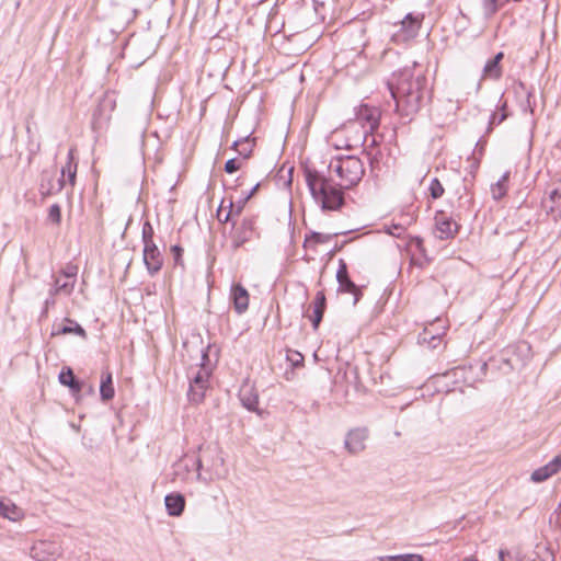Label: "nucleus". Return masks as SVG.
<instances>
[{
    "label": "nucleus",
    "instance_id": "nucleus-1",
    "mask_svg": "<svg viewBox=\"0 0 561 561\" xmlns=\"http://www.w3.org/2000/svg\"><path fill=\"white\" fill-rule=\"evenodd\" d=\"M365 174L363 161L356 156H336L328 167V176L317 171L306 172L307 186L324 210H337L344 204L343 190L356 186Z\"/></svg>",
    "mask_w": 561,
    "mask_h": 561
},
{
    "label": "nucleus",
    "instance_id": "nucleus-2",
    "mask_svg": "<svg viewBox=\"0 0 561 561\" xmlns=\"http://www.w3.org/2000/svg\"><path fill=\"white\" fill-rule=\"evenodd\" d=\"M388 89L396 102L397 112L402 117L412 119L430 98L427 79L422 70L404 68L392 75Z\"/></svg>",
    "mask_w": 561,
    "mask_h": 561
},
{
    "label": "nucleus",
    "instance_id": "nucleus-3",
    "mask_svg": "<svg viewBox=\"0 0 561 561\" xmlns=\"http://www.w3.org/2000/svg\"><path fill=\"white\" fill-rule=\"evenodd\" d=\"M368 140L366 131L358 123H347L331 134L330 141L336 149H355Z\"/></svg>",
    "mask_w": 561,
    "mask_h": 561
},
{
    "label": "nucleus",
    "instance_id": "nucleus-4",
    "mask_svg": "<svg viewBox=\"0 0 561 561\" xmlns=\"http://www.w3.org/2000/svg\"><path fill=\"white\" fill-rule=\"evenodd\" d=\"M193 465L196 466L198 478L207 481L221 479L228 474V466L225 458H193Z\"/></svg>",
    "mask_w": 561,
    "mask_h": 561
},
{
    "label": "nucleus",
    "instance_id": "nucleus-5",
    "mask_svg": "<svg viewBox=\"0 0 561 561\" xmlns=\"http://www.w3.org/2000/svg\"><path fill=\"white\" fill-rule=\"evenodd\" d=\"M115 107V93L110 91L105 92L92 114L91 126L94 131H101L107 126Z\"/></svg>",
    "mask_w": 561,
    "mask_h": 561
},
{
    "label": "nucleus",
    "instance_id": "nucleus-6",
    "mask_svg": "<svg viewBox=\"0 0 561 561\" xmlns=\"http://www.w3.org/2000/svg\"><path fill=\"white\" fill-rule=\"evenodd\" d=\"M379 119L380 112L377 107L363 104L356 108L355 119L350 121V123H358V125L366 131V136L371 137V146H374L376 140L371 134L378 128Z\"/></svg>",
    "mask_w": 561,
    "mask_h": 561
},
{
    "label": "nucleus",
    "instance_id": "nucleus-7",
    "mask_svg": "<svg viewBox=\"0 0 561 561\" xmlns=\"http://www.w3.org/2000/svg\"><path fill=\"white\" fill-rule=\"evenodd\" d=\"M488 370L486 362H474L468 366L457 367L453 370V375L456 378H461L462 382L469 387H474L478 382H481Z\"/></svg>",
    "mask_w": 561,
    "mask_h": 561
},
{
    "label": "nucleus",
    "instance_id": "nucleus-8",
    "mask_svg": "<svg viewBox=\"0 0 561 561\" xmlns=\"http://www.w3.org/2000/svg\"><path fill=\"white\" fill-rule=\"evenodd\" d=\"M435 230L436 237L440 240H449L455 238L458 233L459 226L451 215L444 210H437L435 213Z\"/></svg>",
    "mask_w": 561,
    "mask_h": 561
},
{
    "label": "nucleus",
    "instance_id": "nucleus-9",
    "mask_svg": "<svg viewBox=\"0 0 561 561\" xmlns=\"http://www.w3.org/2000/svg\"><path fill=\"white\" fill-rule=\"evenodd\" d=\"M336 280L339 284V291L351 294L354 296V305L358 302L362 296L359 287L350 278L346 262L343 259L339 260V268L336 272Z\"/></svg>",
    "mask_w": 561,
    "mask_h": 561
},
{
    "label": "nucleus",
    "instance_id": "nucleus-10",
    "mask_svg": "<svg viewBox=\"0 0 561 561\" xmlns=\"http://www.w3.org/2000/svg\"><path fill=\"white\" fill-rule=\"evenodd\" d=\"M422 19L419 15L409 13L400 22V28L393 34V39L397 42H407L414 38L421 27Z\"/></svg>",
    "mask_w": 561,
    "mask_h": 561
},
{
    "label": "nucleus",
    "instance_id": "nucleus-11",
    "mask_svg": "<svg viewBox=\"0 0 561 561\" xmlns=\"http://www.w3.org/2000/svg\"><path fill=\"white\" fill-rule=\"evenodd\" d=\"M209 374L205 369L201 368L190 382L187 391V398L193 403H201L204 399L205 391L208 385Z\"/></svg>",
    "mask_w": 561,
    "mask_h": 561
},
{
    "label": "nucleus",
    "instance_id": "nucleus-12",
    "mask_svg": "<svg viewBox=\"0 0 561 561\" xmlns=\"http://www.w3.org/2000/svg\"><path fill=\"white\" fill-rule=\"evenodd\" d=\"M300 13L308 18L310 24L324 22L327 15V7L320 0H302Z\"/></svg>",
    "mask_w": 561,
    "mask_h": 561
},
{
    "label": "nucleus",
    "instance_id": "nucleus-13",
    "mask_svg": "<svg viewBox=\"0 0 561 561\" xmlns=\"http://www.w3.org/2000/svg\"><path fill=\"white\" fill-rule=\"evenodd\" d=\"M368 439V430L365 427H357L351 430L345 438V448L350 454L363 453L366 448Z\"/></svg>",
    "mask_w": 561,
    "mask_h": 561
},
{
    "label": "nucleus",
    "instance_id": "nucleus-14",
    "mask_svg": "<svg viewBox=\"0 0 561 561\" xmlns=\"http://www.w3.org/2000/svg\"><path fill=\"white\" fill-rule=\"evenodd\" d=\"M255 220L253 217H244L232 237V247L238 249L247 241L251 240L254 234Z\"/></svg>",
    "mask_w": 561,
    "mask_h": 561
},
{
    "label": "nucleus",
    "instance_id": "nucleus-15",
    "mask_svg": "<svg viewBox=\"0 0 561 561\" xmlns=\"http://www.w3.org/2000/svg\"><path fill=\"white\" fill-rule=\"evenodd\" d=\"M75 151H76L75 148L69 149L68 154H67V162L61 168V178L58 180L59 190H61L65 186V184H66L65 178L66 176L71 186H75V184H76L78 163L75 160Z\"/></svg>",
    "mask_w": 561,
    "mask_h": 561
},
{
    "label": "nucleus",
    "instance_id": "nucleus-16",
    "mask_svg": "<svg viewBox=\"0 0 561 561\" xmlns=\"http://www.w3.org/2000/svg\"><path fill=\"white\" fill-rule=\"evenodd\" d=\"M561 471V458H552L547 465L536 469L530 474V480L541 483Z\"/></svg>",
    "mask_w": 561,
    "mask_h": 561
},
{
    "label": "nucleus",
    "instance_id": "nucleus-17",
    "mask_svg": "<svg viewBox=\"0 0 561 561\" xmlns=\"http://www.w3.org/2000/svg\"><path fill=\"white\" fill-rule=\"evenodd\" d=\"M542 207L546 209L547 214H551L553 216L554 220L560 216L561 179L558 181L557 186L549 192L548 197L542 199Z\"/></svg>",
    "mask_w": 561,
    "mask_h": 561
},
{
    "label": "nucleus",
    "instance_id": "nucleus-18",
    "mask_svg": "<svg viewBox=\"0 0 561 561\" xmlns=\"http://www.w3.org/2000/svg\"><path fill=\"white\" fill-rule=\"evenodd\" d=\"M167 512L170 516L179 517L183 514L185 508V497L182 493H169L164 497Z\"/></svg>",
    "mask_w": 561,
    "mask_h": 561
},
{
    "label": "nucleus",
    "instance_id": "nucleus-19",
    "mask_svg": "<svg viewBox=\"0 0 561 561\" xmlns=\"http://www.w3.org/2000/svg\"><path fill=\"white\" fill-rule=\"evenodd\" d=\"M231 299L233 301V308L237 313L241 314L248 310L249 293L242 285L237 284L232 286Z\"/></svg>",
    "mask_w": 561,
    "mask_h": 561
},
{
    "label": "nucleus",
    "instance_id": "nucleus-20",
    "mask_svg": "<svg viewBox=\"0 0 561 561\" xmlns=\"http://www.w3.org/2000/svg\"><path fill=\"white\" fill-rule=\"evenodd\" d=\"M503 57V51H500L486 61L482 70V79L499 80L502 77L501 61Z\"/></svg>",
    "mask_w": 561,
    "mask_h": 561
},
{
    "label": "nucleus",
    "instance_id": "nucleus-21",
    "mask_svg": "<svg viewBox=\"0 0 561 561\" xmlns=\"http://www.w3.org/2000/svg\"><path fill=\"white\" fill-rule=\"evenodd\" d=\"M65 322H66V324H64V325L55 324L53 327L51 336L66 335V334H70V333L80 335L82 337L87 336L84 329L75 320L66 318Z\"/></svg>",
    "mask_w": 561,
    "mask_h": 561
},
{
    "label": "nucleus",
    "instance_id": "nucleus-22",
    "mask_svg": "<svg viewBox=\"0 0 561 561\" xmlns=\"http://www.w3.org/2000/svg\"><path fill=\"white\" fill-rule=\"evenodd\" d=\"M239 399L242 405L249 411H256L259 405V396L250 385H243L239 391Z\"/></svg>",
    "mask_w": 561,
    "mask_h": 561
},
{
    "label": "nucleus",
    "instance_id": "nucleus-23",
    "mask_svg": "<svg viewBox=\"0 0 561 561\" xmlns=\"http://www.w3.org/2000/svg\"><path fill=\"white\" fill-rule=\"evenodd\" d=\"M142 260L149 275H156L163 265V257L160 251L142 253Z\"/></svg>",
    "mask_w": 561,
    "mask_h": 561
},
{
    "label": "nucleus",
    "instance_id": "nucleus-24",
    "mask_svg": "<svg viewBox=\"0 0 561 561\" xmlns=\"http://www.w3.org/2000/svg\"><path fill=\"white\" fill-rule=\"evenodd\" d=\"M30 556L34 561H49L51 553V542L38 541L35 542L30 550Z\"/></svg>",
    "mask_w": 561,
    "mask_h": 561
},
{
    "label": "nucleus",
    "instance_id": "nucleus-25",
    "mask_svg": "<svg viewBox=\"0 0 561 561\" xmlns=\"http://www.w3.org/2000/svg\"><path fill=\"white\" fill-rule=\"evenodd\" d=\"M325 310V296L323 291H318L314 299L313 314L310 318L314 330L319 328V324L323 318Z\"/></svg>",
    "mask_w": 561,
    "mask_h": 561
},
{
    "label": "nucleus",
    "instance_id": "nucleus-26",
    "mask_svg": "<svg viewBox=\"0 0 561 561\" xmlns=\"http://www.w3.org/2000/svg\"><path fill=\"white\" fill-rule=\"evenodd\" d=\"M58 378L59 382L64 386H67L72 392V394H77L81 391L82 382L77 380L71 368L61 370Z\"/></svg>",
    "mask_w": 561,
    "mask_h": 561
},
{
    "label": "nucleus",
    "instance_id": "nucleus-27",
    "mask_svg": "<svg viewBox=\"0 0 561 561\" xmlns=\"http://www.w3.org/2000/svg\"><path fill=\"white\" fill-rule=\"evenodd\" d=\"M350 36L351 50L359 56L366 46L365 28L357 27L351 33Z\"/></svg>",
    "mask_w": 561,
    "mask_h": 561
},
{
    "label": "nucleus",
    "instance_id": "nucleus-28",
    "mask_svg": "<svg viewBox=\"0 0 561 561\" xmlns=\"http://www.w3.org/2000/svg\"><path fill=\"white\" fill-rule=\"evenodd\" d=\"M100 394L103 401H110L115 396L113 387L112 374L110 371H103L100 385Z\"/></svg>",
    "mask_w": 561,
    "mask_h": 561
},
{
    "label": "nucleus",
    "instance_id": "nucleus-29",
    "mask_svg": "<svg viewBox=\"0 0 561 561\" xmlns=\"http://www.w3.org/2000/svg\"><path fill=\"white\" fill-rule=\"evenodd\" d=\"M0 516L10 520H18L21 517V511L11 501L0 500Z\"/></svg>",
    "mask_w": 561,
    "mask_h": 561
},
{
    "label": "nucleus",
    "instance_id": "nucleus-30",
    "mask_svg": "<svg viewBox=\"0 0 561 561\" xmlns=\"http://www.w3.org/2000/svg\"><path fill=\"white\" fill-rule=\"evenodd\" d=\"M508 180H510V172H505L495 184L491 186V193L492 197L495 201L501 199L503 196H505L507 190H508Z\"/></svg>",
    "mask_w": 561,
    "mask_h": 561
},
{
    "label": "nucleus",
    "instance_id": "nucleus-31",
    "mask_svg": "<svg viewBox=\"0 0 561 561\" xmlns=\"http://www.w3.org/2000/svg\"><path fill=\"white\" fill-rule=\"evenodd\" d=\"M247 202H248V199L244 197L241 198L240 201H238L237 203H233L232 201H230L229 211L225 215L224 218H221V209L218 210L219 220L228 222L232 217L240 216Z\"/></svg>",
    "mask_w": 561,
    "mask_h": 561
},
{
    "label": "nucleus",
    "instance_id": "nucleus-32",
    "mask_svg": "<svg viewBox=\"0 0 561 561\" xmlns=\"http://www.w3.org/2000/svg\"><path fill=\"white\" fill-rule=\"evenodd\" d=\"M340 233H321L312 231L310 234H307L305 238V247H314L316 244L320 243H327L329 242L333 237L339 236Z\"/></svg>",
    "mask_w": 561,
    "mask_h": 561
},
{
    "label": "nucleus",
    "instance_id": "nucleus-33",
    "mask_svg": "<svg viewBox=\"0 0 561 561\" xmlns=\"http://www.w3.org/2000/svg\"><path fill=\"white\" fill-rule=\"evenodd\" d=\"M76 280H61L60 277L55 279V284L50 289V295L55 296L58 294L70 295L75 288Z\"/></svg>",
    "mask_w": 561,
    "mask_h": 561
},
{
    "label": "nucleus",
    "instance_id": "nucleus-34",
    "mask_svg": "<svg viewBox=\"0 0 561 561\" xmlns=\"http://www.w3.org/2000/svg\"><path fill=\"white\" fill-rule=\"evenodd\" d=\"M428 191L433 199H438L444 195L445 188L437 178L431 180Z\"/></svg>",
    "mask_w": 561,
    "mask_h": 561
},
{
    "label": "nucleus",
    "instance_id": "nucleus-35",
    "mask_svg": "<svg viewBox=\"0 0 561 561\" xmlns=\"http://www.w3.org/2000/svg\"><path fill=\"white\" fill-rule=\"evenodd\" d=\"M505 107H506V103H503L501 106H500V113L499 112H494L491 117H490V121H489V129H492L493 126L495 125H500L502 122H504L507 117V113L505 112Z\"/></svg>",
    "mask_w": 561,
    "mask_h": 561
},
{
    "label": "nucleus",
    "instance_id": "nucleus-36",
    "mask_svg": "<svg viewBox=\"0 0 561 561\" xmlns=\"http://www.w3.org/2000/svg\"><path fill=\"white\" fill-rule=\"evenodd\" d=\"M483 14L486 19L492 18L501 8L497 0H483L482 2Z\"/></svg>",
    "mask_w": 561,
    "mask_h": 561
},
{
    "label": "nucleus",
    "instance_id": "nucleus-37",
    "mask_svg": "<svg viewBox=\"0 0 561 561\" xmlns=\"http://www.w3.org/2000/svg\"><path fill=\"white\" fill-rule=\"evenodd\" d=\"M500 561H522L520 554L518 551L500 549L499 551Z\"/></svg>",
    "mask_w": 561,
    "mask_h": 561
},
{
    "label": "nucleus",
    "instance_id": "nucleus-38",
    "mask_svg": "<svg viewBox=\"0 0 561 561\" xmlns=\"http://www.w3.org/2000/svg\"><path fill=\"white\" fill-rule=\"evenodd\" d=\"M389 561H424V558L419 553H405L389 556Z\"/></svg>",
    "mask_w": 561,
    "mask_h": 561
},
{
    "label": "nucleus",
    "instance_id": "nucleus-39",
    "mask_svg": "<svg viewBox=\"0 0 561 561\" xmlns=\"http://www.w3.org/2000/svg\"><path fill=\"white\" fill-rule=\"evenodd\" d=\"M48 219L56 224V225H59L60 221H61V210H60V206L58 204H53L49 209H48Z\"/></svg>",
    "mask_w": 561,
    "mask_h": 561
},
{
    "label": "nucleus",
    "instance_id": "nucleus-40",
    "mask_svg": "<svg viewBox=\"0 0 561 561\" xmlns=\"http://www.w3.org/2000/svg\"><path fill=\"white\" fill-rule=\"evenodd\" d=\"M535 95H534V92L530 91V90H527L526 91V103L523 104V111L524 112H528L530 114L534 113V108H535Z\"/></svg>",
    "mask_w": 561,
    "mask_h": 561
},
{
    "label": "nucleus",
    "instance_id": "nucleus-41",
    "mask_svg": "<svg viewBox=\"0 0 561 561\" xmlns=\"http://www.w3.org/2000/svg\"><path fill=\"white\" fill-rule=\"evenodd\" d=\"M154 230L150 221L146 220L142 225L141 240L148 241L153 240Z\"/></svg>",
    "mask_w": 561,
    "mask_h": 561
},
{
    "label": "nucleus",
    "instance_id": "nucleus-42",
    "mask_svg": "<svg viewBox=\"0 0 561 561\" xmlns=\"http://www.w3.org/2000/svg\"><path fill=\"white\" fill-rule=\"evenodd\" d=\"M241 168V161L237 158L229 159L225 164V171L229 174L234 173Z\"/></svg>",
    "mask_w": 561,
    "mask_h": 561
},
{
    "label": "nucleus",
    "instance_id": "nucleus-43",
    "mask_svg": "<svg viewBox=\"0 0 561 561\" xmlns=\"http://www.w3.org/2000/svg\"><path fill=\"white\" fill-rule=\"evenodd\" d=\"M287 359L291 362L293 366L298 367L304 362V356L297 351H289Z\"/></svg>",
    "mask_w": 561,
    "mask_h": 561
},
{
    "label": "nucleus",
    "instance_id": "nucleus-44",
    "mask_svg": "<svg viewBox=\"0 0 561 561\" xmlns=\"http://www.w3.org/2000/svg\"><path fill=\"white\" fill-rule=\"evenodd\" d=\"M253 146L254 144L250 139L249 145L240 146V148L238 149V153L242 158V160H247L251 156Z\"/></svg>",
    "mask_w": 561,
    "mask_h": 561
},
{
    "label": "nucleus",
    "instance_id": "nucleus-45",
    "mask_svg": "<svg viewBox=\"0 0 561 561\" xmlns=\"http://www.w3.org/2000/svg\"><path fill=\"white\" fill-rule=\"evenodd\" d=\"M171 252L173 254L174 263L176 265L183 266V259H182L183 249L180 245L175 244V245L171 247Z\"/></svg>",
    "mask_w": 561,
    "mask_h": 561
},
{
    "label": "nucleus",
    "instance_id": "nucleus-46",
    "mask_svg": "<svg viewBox=\"0 0 561 561\" xmlns=\"http://www.w3.org/2000/svg\"><path fill=\"white\" fill-rule=\"evenodd\" d=\"M61 273L66 278H68V280H75L78 274V267L76 265L68 264Z\"/></svg>",
    "mask_w": 561,
    "mask_h": 561
},
{
    "label": "nucleus",
    "instance_id": "nucleus-47",
    "mask_svg": "<svg viewBox=\"0 0 561 561\" xmlns=\"http://www.w3.org/2000/svg\"><path fill=\"white\" fill-rule=\"evenodd\" d=\"M538 557L541 559V561H554V554L550 548L545 547L542 554L541 552H537Z\"/></svg>",
    "mask_w": 561,
    "mask_h": 561
},
{
    "label": "nucleus",
    "instance_id": "nucleus-48",
    "mask_svg": "<svg viewBox=\"0 0 561 561\" xmlns=\"http://www.w3.org/2000/svg\"><path fill=\"white\" fill-rule=\"evenodd\" d=\"M388 232L394 237H401L404 232V227L401 225H392L388 228Z\"/></svg>",
    "mask_w": 561,
    "mask_h": 561
},
{
    "label": "nucleus",
    "instance_id": "nucleus-49",
    "mask_svg": "<svg viewBox=\"0 0 561 561\" xmlns=\"http://www.w3.org/2000/svg\"><path fill=\"white\" fill-rule=\"evenodd\" d=\"M142 243H144L142 253H145V252H152V251H160L153 240L142 241Z\"/></svg>",
    "mask_w": 561,
    "mask_h": 561
},
{
    "label": "nucleus",
    "instance_id": "nucleus-50",
    "mask_svg": "<svg viewBox=\"0 0 561 561\" xmlns=\"http://www.w3.org/2000/svg\"><path fill=\"white\" fill-rule=\"evenodd\" d=\"M243 145H249V136H247L242 139H239V140H234L232 142L231 148L238 152V149L240 148V146H243Z\"/></svg>",
    "mask_w": 561,
    "mask_h": 561
},
{
    "label": "nucleus",
    "instance_id": "nucleus-51",
    "mask_svg": "<svg viewBox=\"0 0 561 561\" xmlns=\"http://www.w3.org/2000/svg\"><path fill=\"white\" fill-rule=\"evenodd\" d=\"M44 305L46 306V309H49V307L54 306L55 305L54 296H51L49 294V297L45 300Z\"/></svg>",
    "mask_w": 561,
    "mask_h": 561
},
{
    "label": "nucleus",
    "instance_id": "nucleus-52",
    "mask_svg": "<svg viewBox=\"0 0 561 561\" xmlns=\"http://www.w3.org/2000/svg\"><path fill=\"white\" fill-rule=\"evenodd\" d=\"M260 184L257 183L249 193L248 195L244 196V198H247L248 201L255 194V192L257 191Z\"/></svg>",
    "mask_w": 561,
    "mask_h": 561
},
{
    "label": "nucleus",
    "instance_id": "nucleus-53",
    "mask_svg": "<svg viewBox=\"0 0 561 561\" xmlns=\"http://www.w3.org/2000/svg\"><path fill=\"white\" fill-rule=\"evenodd\" d=\"M510 0H497L499 5L502 8Z\"/></svg>",
    "mask_w": 561,
    "mask_h": 561
},
{
    "label": "nucleus",
    "instance_id": "nucleus-54",
    "mask_svg": "<svg viewBox=\"0 0 561 561\" xmlns=\"http://www.w3.org/2000/svg\"><path fill=\"white\" fill-rule=\"evenodd\" d=\"M375 561H389V557H378Z\"/></svg>",
    "mask_w": 561,
    "mask_h": 561
},
{
    "label": "nucleus",
    "instance_id": "nucleus-55",
    "mask_svg": "<svg viewBox=\"0 0 561 561\" xmlns=\"http://www.w3.org/2000/svg\"><path fill=\"white\" fill-rule=\"evenodd\" d=\"M48 312V309H46V306L44 305V309L42 311V317H46Z\"/></svg>",
    "mask_w": 561,
    "mask_h": 561
}]
</instances>
